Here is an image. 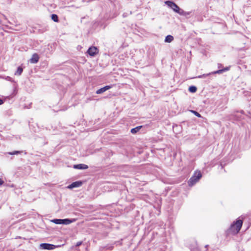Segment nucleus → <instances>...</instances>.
Segmentation results:
<instances>
[{
    "mask_svg": "<svg viewBox=\"0 0 251 251\" xmlns=\"http://www.w3.org/2000/svg\"><path fill=\"white\" fill-rule=\"evenodd\" d=\"M74 168L75 169L84 170L88 168V166L87 165L84 164H79L74 165Z\"/></svg>",
    "mask_w": 251,
    "mask_h": 251,
    "instance_id": "obj_9",
    "label": "nucleus"
},
{
    "mask_svg": "<svg viewBox=\"0 0 251 251\" xmlns=\"http://www.w3.org/2000/svg\"><path fill=\"white\" fill-rule=\"evenodd\" d=\"M111 88V86H109V85H107V86H104V87L103 88H101L100 89H98L97 91H96V93L97 94H101L103 92H104L105 91H106V90L109 89L110 88Z\"/></svg>",
    "mask_w": 251,
    "mask_h": 251,
    "instance_id": "obj_10",
    "label": "nucleus"
},
{
    "mask_svg": "<svg viewBox=\"0 0 251 251\" xmlns=\"http://www.w3.org/2000/svg\"><path fill=\"white\" fill-rule=\"evenodd\" d=\"M3 103V101L0 99V105L2 104Z\"/></svg>",
    "mask_w": 251,
    "mask_h": 251,
    "instance_id": "obj_23",
    "label": "nucleus"
},
{
    "mask_svg": "<svg viewBox=\"0 0 251 251\" xmlns=\"http://www.w3.org/2000/svg\"><path fill=\"white\" fill-rule=\"evenodd\" d=\"M87 52L91 56H94L98 53L99 50L97 48L93 46L89 48Z\"/></svg>",
    "mask_w": 251,
    "mask_h": 251,
    "instance_id": "obj_6",
    "label": "nucleus"
},
{
    "mask_svg": "<svg viewBox=\"0 0 251 251\" xmlns=\"http://www.w3.org/2000/svg\"><path fill=\"white\" fill-rule=\"evenodd\" d=\"M23 68H21V67H19L17 69V71L16 72V73H15V75H21V74L23 72Z\"/></svg>",
    "mask_w": 251,
    "mask_h": 251,
    "instance_id": "obj_14",
    "label": "nucleus"
},
{
    "mask_svg": "<svg viewBox=\"0 0 251 251\" xmlns=\"http://www.w3.org/2000/svg\"><path fill=\"white\" fill-rule=\"evenodd\" d=\"M201 176L202 175L200 171H196L188 181L189 186H192L195 184L200 179Z\"/></svg>",
    "mask_w": 251,
    "mask_h": 251,
    "instance_id": "obj_1",
    "label": "nucleus"
},
{
    "mask_svg": "<svg viewBox=\"0 0 251 251\" xmlns=\"http://www.w3.org/2000/svg\"><path fill=\"white\" fill-rule=\"evenodd\" d=\"M190 12H186L181 9L179 14L181 16H186L190 15Z\"/></svg>",
    "mask_w": 251,
    "mask_h": 251,
    "instance_id": "obj_13",
    "label": "nucleus"
},
{
    "mask_svg": "<svg viewBox=\"0 0 251 251\" xmlns=\"http://www.w3.org/2000/svg\"><path fill=\"white\" fill-rule=\"evenodd\" d=\"M82 244V241L78 242L76 244V247H78V246H80Z\"/></svg>",
    "mask_w": 251,
    "mask_h": 251,
    "instance_id": "obj_21",
    "label": "nucleus"
},
{
    "mask_svg": "<svg viewBox=\"0 0 251 251\" xmlns=\"http://www.w3.org/2000/svg\"><path fill=\"white\" fill-rule=\"evenodd\" d=\"M22 152V151H14L13 152H9V154L11 155H15L19 154Z\"/></svg>",
    "mask_w": 251,
    "mask_h": 251,
    "instance_id": "obj_18",
    "label": "nucleus"
},
{
    "mask_svg": "<svg viewBox=\"0 0 251 251\" xmlns=\"http://www.w3.org/2000/svg\"><path fill=\"white\" fill-rule=\"evenodd\" d=\"M51 19L55 22L58 21V16L56 14H52L51 15Z\"/></svg>",
    "mask_w": 251,
    "mask_h": 251,
    "instance_id": "obj_16",
    "label": "nucleus"
},
{
    "mask_svg": "<svg viewBox=\"0 0 251 251\" xmlns=\"http://www.w3.org/2000/svg\"><path fill=\"white\" fill-rule=\"evenodd\" d=\"M191 112L194 113L196 116L198 117H201V115L200 114H199L198 112H197L196 111L192 110Z\"/></svg>",
    "mask_w": 251,
    "mask_h": 251,
    "instance_id": "obj_19",
    "label": "nucleus"
},
{
    "mask_svg": "<svg viewBox=\"0 0 251 251\" xmlns=\"http://www.w3.org/2000/svg\"><path fill=\"white\" fill-rule=\"evenodd\" d=\"M39 59V55L37 53H34L30 59V62L31 63L35 64L38 62Z\"/></svg>",
    "mask_w": 251,
    "mask_h": 251,
    "instance_id": "obj_8",
    "label": "nucleus"
},
{
    "mask_svg": "<svg viewBox=\"0 0 251 251\" xmlns=\"http://www.w3.org/2000/svg\"><path fill=\"white\" fill-rule=\"evenodd\" d=\"M82 184V182L81 181H77L72 183V184L69 185L67 187L68 188L71 189L74 188L79 187L81 186Z\"/></svg>",
    "mask_w": 251,
    "mask_h": 251,
    "instance_id": "obj_7",
    "label": "nucleus"
},
{
    "mask_svg": "<svg viewBox=\"0 0 251 251\" xmlns=\"http://www.w3.org/2000/svg\"><path fill=\"white\" fill-rule=\"evenodd\" d=\"M243 222L241 220H238L236 222L231 226V229L235 233H238L242 226Z\"/></svg>",
    "mask_w": 251,
    "mask_h": 251,
    "instance_id": "obj_3",
    "label": "nucleus"
},
{
    "mask_svg": "<svg viewBox=\"0 0 251 251\" xmlns=\"http://www.w3.org/2000/svg\"><path fill=\"white\" fill-rule=\"evenodd\" d=\"M228 68H226L223 70H218L216 72H215L214 73V74H221L222 73V72H223L224 71H227L228 70Z\"/></svg>",
    "mask_w": 251,
    "mask_h": 251,
    "instance_id": "obj_17",
    "label": "nucleus"
},
{
    "mask_svg": "<svg viewBox=\"0 0 251 251\" xmlns=\"http://www.w3.org/2000/svg\"><path fill=\"white\" fill-rule=\"evenodd\" d=\"M142 126H138L135 128H132L131 129V132L132 134H135L140 130V129L142 128Z\"/></svg>",
    "mask_w": 251,
    "mask_h": 251,
    "instance_id": "obj_12",
    "label": "nucleus"
},
{
    "mask_svg": "<svg viewBox=\"0 0 251 251\" xmlns=\"http://www.w3.org/2000/svg\"><path fill=\"white\" fill-rule=\"evenodd\" d=\"M4 183V181L0 178V186L2 185Z\"/></svg>",
    "mask_w": 251,
    "mask_h": 251,
    "instance_id": "obj_22",
    "label": "nucleus"
},
{
    "mask_svg": "<svg viewBox=\"0 0 251 251\" xmlns=\"http://www.w3.org/2000/svg\"><path fill=\"white\" fill-rule=\"evenodd\" d=\"M209 74H203V75H199L198 76V78H203V77H205L207 76H208Z\"/></svg>",
    "mask_w": 251,
    "mask_h": 251,
    "instance_id": "obj_20",
    "label": "nucleus"
},
{
    "mask_svg": "<svg viewBox=\"0 0 251 251\" xmlns=\"http://www.w3.org/2000/svg\"><path fill=\"white\" fill-rule=\"evenodd\" d=\"M174 40V37L173 36L169 35H167L165 39V42L167 43H171Z\"/></svg>",
    "mask_w": 251,
    "mask_h": 251,
    "instance_id": "obj_11",
    "label": "nucleus"
},
{
    "mask_svg": "<svg viewBox=\"0 0 251 251\" xmlns=\"http://www.w3.org/2000/svg\"><path fill=\"white\" fill-rule=\"evenodd\" d=\"M197 88L195 86H191L189 88V91L191 93H195L197 91Z\"/></svg>",
    "mask_w": 251,
    "mask_h": 251,
    "instance_id": "obj_15",
    "label": "nucleus"
},
{
    "mask_svg": "<svg viewBox=\"0 0 251 251\" xmlns=\"http://www.w3.org/2000/svg\"><path fill=\"white\" fill-rule=\"evenodd\" d=\"M165 3L167 5L168 7L171 8L175 12L179 14L180 10H181V8H179V6H178L175 3L172 1H166L165 2Z\"/></svg>",
    "mask_w": 251,
    "mask_h": 251,
    "instance_id": "obj_4",
    "label": "nucleus"
},
{
    "mask_svg": "<svg viewBox=\"0 0 251 251\" xmlns=\"http://www.w3.org/2000/svg\"><path fill=\"white\" fill-rule=\"evenodd\" d=\"M52 223H53L55 224H63V225H69L75 221V219H53L50 221Z\"/></svg>",
    "mask_w": 251,
    "mask_h": 251,
    "instance_id": "obj_2",
    "label": "nucleus"
},
{
    "mask_svg": "<svg viewBox=\"0 0 251 251\" xmlns=\"http://www.w3.org/2000/svg\"><path fill=\"white\" fill-rule=\"evenodd\" d=\"M57 246L48 243H42L40 245V248L43 250H52L55 249Z\"/></svg>",
    "mask_w": 251,
    "mask_h": 251,
    "instance_id": "obj_5",
    "label": "nucleus"
}]
</instances>
